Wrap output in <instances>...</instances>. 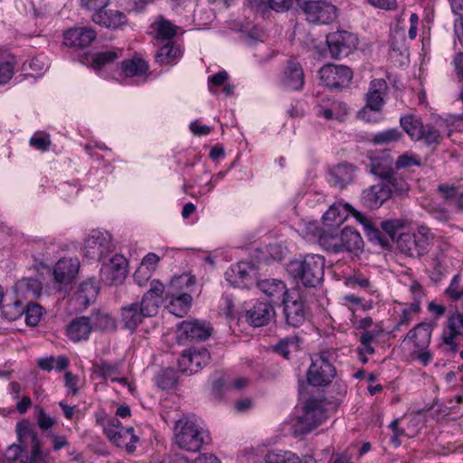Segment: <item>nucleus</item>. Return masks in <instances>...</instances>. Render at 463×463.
I'll return each instance as SVG.
<instances>
[{"instance_id":"obj_58","label":"nucleus","mask_w":463,"mask_h":463,"mask_svg":"<svg viewBox=\"0 0 463 463\" xmlns=\"http://www.w3.org/2000/svg\"><path fill=\"white\" fill-rule=\"evenodd\" d=\"M14 74V64L10 61L0 62V85L7 83Z\"/></svg>"},{"instance_id":"obj_45","label":"nucleus","mask_w":463,"mask_h":463,"mask_svg":"<svg viewBox=\"0 0 463 463\" xmlns=\"http://www.w3.org/2000/svg\"><path fill=\"white\" fill-rule=\"evenodd\" d=\"M26 302L20 298L12 303H7L2 306L1 312L5 318L9 321H14L24 314Z\"/></svg>"},{"instance_id":"obj_53","label":"nucleus","mask_w":463,"mask_h":463,"mask_svg":"<svg viewBox=\"0 0 463 463\" xmlns=\"http://www.w3.org/2000/svg\"><path fill=\"white\" fill-rule=\"evenodd\" d=\"M437 192L445 203H450L458 198L459 188L453 184H441L438 186Z\"/></svg>"},{"instance_id":"obj_64","label":"nucleus","mask_w":463,"mask_h":463,"mask_svg":"<svg viewBox=\"0 0 463 463\" xmlns=\"http://www.w3.org/2000/svg\"><path fill=\"white\" fill-rule=\"evenodd\" d=\"M453 65L455 67L456 74L460 81H463V52H458L454 59Z\"/></svg>"},{"instance_id":"obj_50","label":"nucleus","mask_w":463,"mask_h":463,"mask_svg":"<svg viewBox=\"0 0 463 463\" xmlns=\"http://www.w3.org/2000/svg\"><path fill=\"white\" fill-rule=\"evenodd\" d=\"M402 137V133L396 128H390L385 131L375 134L371 142L374 145L389 144L391 142L398 141Z\"/></svg>"},{"instance_id":"obj_14","label":"nucleus","mask_w":463,"mask_h":463,"mask_svg":"<svg viewBox=\"0 0 463 463\" xmlns=\"http://www.w3.org/2000/svg\"><path fill=\"white\" fill-rule=\"evenodd\" d=\"M450 250V246L448 243L438 241L431 253V267L436 280H439L453 266V260L449 254Z\"/></svg>"},{"instance_id":"obj_56","label":"nucleus","mask_w":463,"mask_h":463,"mask_svg":"<svg viewBox=\"0 0 463 463\" xmlns=\"http://www.w3.org/2000/svg\"><path fill=\"white\" fill-rule=\"evenodd\" d=\"M402 227V221L394 219L381 222L382 231L384 232L392 240L395 239L397 230Z\"/></svg>"},{"instance_id":"obj_7","label":"nucleus","mask_w":463,"mask_h":463,"mask_svg":"<svg viewBox=\"0 0 463 463\" xmlns=\"http://www.w3.org/2000/svg\"><path fill=\"white\" fill-rule=\"evenodd\" d=\"M326 418L323 401L309 398L304 406L303 415L298 420L297 428L301 433H307L320 425Z\"/></svg>"},{"instance_id":"obj_42","label":"nucleus","mask_w":463,"mask_h":463,"mask_svg":"<svg viewBox=\"0 0 463 463\" xmlns=\"http://www.w3.org/2000/svg\"><path fill=\"white\" fill-rule=\"evenodd\" d=\"M152 28L156 33V38L163 41L172 40L176 35L177 27L163 17L154 23Z\"/></svg>"},{"instance_id":"obj_47","label":"nucleus","mask_w":463,"mask_h":463,"mask_svg":"<svg viewBox=\"0 0 463 463\" xmlns=\"http://www.w3.org/2000/svg\"><path fill=\"white\" fill-rule=\"evenodd\" d=\"M121 54V51L117 52L115 50L97 52L91 57V66L99 70L108 64L113 63Z\"/></svg>"},{"instance_id":"obj_32","label":"nucleus","mask_w":463,"mask_h":463,"mask_svg":"<svg viewBox=\"0 0 463 463\" xmlns=\"http://www.w3.org/2000/svg\"><path fill=\"white\" fill-rule=\"evenodd\" d=\"M14 288L18 298L33 301L40 296L42 286L35 279H22L15 284Z\"/></svg>"},{"instance_id":"obj_4","label":"nucleus","mask_w":463,"mask_h":463,"mask_svg":"<svg viewBox=\"0 0 463 463\" xmlns=\"http://www.w3.org/2000/svg\"><path fill=\"white\" fill-rule=\"evenodd\" d=\"M283 315L287 326L298 328L309 316L306 297L297 288L290 289L289 295L282 301Z\"/></svg>"},{"instance_id":"obj_20","label":"nucleus","mask_w":463,"mask_h":463,"mask_svg":"<svg viewBox=\"0 0 463 463\" xmlns=\"http://www.w3.org/2000/svg\"><path fill=\"white\" fill-rule=\"evenodd\" d=\"M274 317V307L268 302H258L246 311V320L253 326L268 325Z\"/></svg>"},{"instance_id":"obj_51","label":"nucleus","mask_w":463,"mask_h":463,"mask_svg":"<svg viewBox=\"0 0 463 463\" xmlns=\"http://www.w3.org/2000/svg\"><path fill=\"white\" fill-rule=\"evenodd\" d=\"M24 315L27 325L36 326L42 317V307L38 304H34L33 301L27 300Z\"/></svg>"},{"instance_id":"obj_49","label":"nucleus","mask_w":463,"mask_h":463,"mask_svg":"<svg viewBox=\"0 0 463 463\" xmlns=\"http://www.w3.org/2000/svg\"><path fill=\"white\" fill-rule=\"evenodd\" d=\"M5 457L9 463H28V455L19 444L9 446L5 453Z\"/></svg>"},{"instance_id":"obj_43","label":"nucleus","mask_w":463,"mask_h":463,"mask_svg":"<svg viewBox=\"0 0 463 463\" xmlns=\"http://www.w3.org/2000/svg\"><path fill=\"white\" fill-rule=\"evenodd\" d=\"M232 273L237 277L236 283L241 282L242 287H248L252 282L254 266L249 262H239L232 269Z\"/></svg>"},{"instance_id":"obj_34","label":"nucleus","mask_w":463,"mask_h":463,"mask_svg":"<svg viewBox=\"0 0 463 463\" xmlns=\"http://www.w3.org/2000/svg\"><path fill=\"white\" fill-rule=\"evenodd\" d=\"M296 0H250L251 8L265 13L269 9L276 12L288 11Z\"/></svg>"},{"instance_id":"obj_26","label":"nucleus","mask_w":463,"mask_h":463,"mask_svg":"<svg viewBox=\"0 0 463 463\" xmlns=\"http://www.w3.org/2000/svg\"><path fill=\"white\" fill-rule=\"evenodd\" d=\"M390 198V189L382 181L363 192L364 203L372 209L379 208Z\"/></svg>"},{"instance_id":"obj_2","label":"nucleus","mask_w":463,"mask_h":463,"mask_svg":"<svg viewBox=\"0 0 463 463\" xmlns=\"http://www.w3.org/2000/svg\"><path fill=\"white\" fill-rule=\"evenodd\" d=\"M336 356L335 350H324L312 358L307 372V381L312 386H327L335 377L336 370L333 364Z\"/></svg>"},{"instance_id":"obj_48","label":"nucleus","mask_w":463,"mask_h":463,"mask_svg":"<svg viewBox=\"0 0 463 463\" xmlns=\"http://www.w3.org/2000/svg\"><path fill=\"white\" fill-rule=\"evenodd\" d=\"M385 185L390 189V196L392 194H402L409 190V185L406 181L398 176V175L392 171L383 181Z\"/></svg>"},{"instance_id":"obj_40","label":"nucleus","mask_w":463,"mask_h":463,"mask_svg":"<svg viewBox=\"0 0 463 463\" xmlns=\"http://www.w3.org/2000/svg\"><path fill=\"white\" fill-rule=\"evenodd\" d=\"M192 297L187 293L181 294L177 297L173 298L167 308L170 313L174 314L178 317H183L188 311L191 305Z\"/></svg>"},{"instance_id":"obj_63","label":"nucleus","mask_w":463,"mask_h":463,"mask_svg":"<svg viewBox=\"0 0 463 463\" xmlns=\"http://www.w3.org/2000/svg\"><path fill=\"white\" fill-rule=\"evenodd\" d=\"M64 381L65 386L70 390V392L72 395H76L78 393V376L74 375L71 372H66L64 374Z\"/></svg>"},{"instance_id":"obj_11","label":"nucleus","mask_w":463,"mask_h":463,"mask_svg":"<svg viewBox=\"0 0 463 463\" xmlns=\"http://www.w3.org/2000/svg\"><path fill=\"white\" fill-rule=\"evenodd\" d=\"M321 81L329 89H342L353 79L352 70L345 65L327 64L319 71Z\"/></svg>"},{"instance_id":"obj_57","label":"nucleus","mask_w":463,"mask_h":463,"mask_svg":"<svg viewBox=\"0 0 463 463\" xmlns=\"http://www.w3.org/2000/svg\"><path fill=\"white\" fill-rule=\"evenodd\" d=\"M393 169L389 165H384L383 162L373 160L371 165V172L379 176L383 181Z\"/></svg>"},{"instance_id":"obj_46","label":"nucleus","mask_w":463,"mask_h":463,"mask_svg":"<svg viewBox=\"0 0 463 463\" xmlns=\"http://www.w3.org/2000/svg\"><path fill=\"white\" fill-rule=\"evenodd\" d=\"M120 365L118 363H109L105 360H100L93 365V372L100 378L107 380L113 378L119 374Z\"/></svg>"},{"instance_id":"obj_9","label":"nucleus","mask_w":463,"mask_h":463,"mask_svg":"<svg viewBox=\"0 0 463 463\" xmlns=\"http://www.w3.org/2000/svg\"><path fill=\"white\" fill-rule=\"evenodd\" d=\"M17 434L19 441L22 444L29 442L31 444V455L28 456V463H52V457L50 451H43L41 442L38 439L37 433L22 423L17 424Z\"/></svg>"},{"instance_id":"obj_24","label":"nucleus","mask_w":463,"mask_h":463,"mask_svg":"<svg viewBox=\"0 0 463 463\" xmlns=\"http://www.w3.org/2000/svg\"><path fill=\"white\" fill-rule=\"evenodd\" d=\"M257 287L262 293L269 298L270 301L274 302L278 300L282 302L290 293V290L287 288L286 284L282 280L276 279L259 280L257 282Z\"/></svg>"},{"instance_id":"obj_23","label":"nucleus","mask_w":463,"mask_h":463,"mask_svg":"<svg viewBox=\"0 0 463 463\" xmlns=\"http://www.w3.org/2000/svg\"><path fill=\"white\" fill-rule=\"evenodd\" d=\"M79 269L78 259H61L54 266V279L59 283L69 284L75 279Z\"/></svg>"},{"instance_id":"obj_33","label":"nucleus","mask_w":463,"mask_h":463,"mask_svg":"<svg viewBox=\"0 0 463 463\" xmlns=\"http://www.w3.org/2000/svg\"><path fill=\"white\" fill-rule=\"evenodd\" d=\"M342 252H354L362 250L364 241L360 233L353 228L346 226L342 232Z\"/></svg>"},{"instance_id":"obj_16","label":"nucleus","mask_w":463,"mask_h":463,"mask_svg":"<svg viewBox=\"0 0 463 463\" xmlns=\"http://www.w3.org/2000/svg\"><path fill=\"white\" fill-rule=\"evenodd\" d=\"M165 286L159 280L154 279L150 282L149 289L144 294L139 304L145 310L146 317H155L158 308L163 303Z\"/></svg>"},{"instance_id":"obj_54","label":"nucleus","mask_w":463,"mask_h":463,"mask_svg":"<svg viewBox=\"0 0 463 463\" xmlns=\"http://www.w3.org/2000/svg\"><path fill=\"white\" fill-rule=\"evenodd\" d=\"M129 431H134L132 427L120 430V434H118L117 439L113 443L119 448H125L128 454L136 450V445L128 443Z\"/></svg>"},{"instance_id":"obj_1","label":"nucleus","mask_w":463,"mask_h":463,"mask_svg":"<svg viewBox=\"0 0 463 463\" xmlns=\"http://www.w3.org/2000/svg\"><path fill=\"white\" fill-rule=\"evenodd\" d=\"M325 259L318 254H308L303 260H293L288 271L297 281L307 288H316L324 278Z\"/></svg>"},{"instance_id":"obj_22","label":"nucleus","mask_w":463,"mask_h":463,"mask_svg":"<svg viewBox=\"0 0 463 463\" xmlns=\"http://www.w3.org/2000/svg\"><path fill=\"white\" fill-rule=\"evenodd\" d=\"M178 331L182 337L191 341L206 340L212 334V328L198 320L183 321L178 326Z\"/></svg>"},{"instance_id":"obj_10","label":"nucleus","mask_w":463,"mask_h":463,"mask_svg":"<svg viewBox=\"0 0 463 463\" xmlns=\"http://www.w3.org/2000/svg\"><path fill=\"white\" fill-rule=\"evenodd\" d=\"M387 88V82L383 79H375L371 81L366 94V105L358 113L361 119L370 122L369 111L379 112L382 109Z\"/></svg>"},{"instance_id":"obj_28","label":"nucleus","mask_w":463,"mask_h":463,"mask_svg":"<svg viewBox=\"0 0 463 463\" xmlns=\"http://www.w3.org/2000/svg\"><path fill=\"white\" fill-rule=\"evenodd\" d=\"M92 331L89 317H79L72 319L67 326V335L74 342L87 340Z\"/></svg>"},{"instance_id":"obj_27","label":"nucleus","mask_w":463,"mask_h":463,"mask_svg":"<svg viewBox=\"0 0 463 463\" xmlns=\"http://www.w3.org/2000/svg\"><path fill=\"white\" fill-rule=\"evenodd\" d=\"M145 317H147L146 314L138 302L121 307V321L125 327L131 331H134Z\"/></svg>"},{"instance_id":"obj_35","label":"nucleus","mask_w":463,"mask_h":463,"mask_svg":"<svg viewBox=\"0 0 463 463\" xmlns=\"http://www.w3.org/2000/svg\"><path fill=\"white\" fill-rule=\"evenodd\" d=\"M400 124L411 139L420 141L424 126L420 118L408 114L400 118Z\"/></svg>"},{"instance_id":"obj_62","label":"nucleus","mask_w":463,"mask_h":463,"mask_svg":"<svg viewBox=\"0 0 463 463\" xmlns=\"http://www.w3.org/2000/svg\"><path fill=\"white\" fill-rule=\"evenodd\" d=\"M365 229L367 231V235L372 239V240H376L380 242V244L382 245H387L388 244V241L387 239H385L383 234H382V231L379 230L378 228L374 227L373 225L368 223V224H365Z\"/></svg>"},{"instance_id":"obj_41","label":"nucleus","mask_w":463,"mask_h":463,"mask_svg":"<svg viewBox=\"0 0 463 463\" xmlns=\"http://www.w3.org/2000/svg\"><path fill=\"white\" fill-rule=\"evenodd\" d=\"M301 339L298 335H291L280 339L277 345L273 346V351L282 355L284 358L288 359L289 354L292 351H298L299 349V344Z\"/></svg>"},{"instance_id":"obj_15","label":"nucleus","mask_w":463,"mask_h":463,"mask_svg":"<svg viewBox=\"0 0 463 463\" xmlns=\"http://www.w3.org/2000/svg\"><path fill=\"white\" fill-rule=\"evenodd\" d=\"M128 261L122 255H114L100 269L102 279L109 284L121 283L127 277Z\"/></svg>"},{"instance_id":"obj_21","label":"nucleus","mask_w":463,"mask_h":463,"mask_svg":"<svg viewBox=\"0 0 463 463\" xmlns=\"http://www.w3.org/2000/svg\"><path fill=\"white\" fill-rule=\"evenodd\" d=\"M87 248L90 253L92 250L93 256L101 259L106 253L111 252L114 250V245L111 241L110 234L99 231H92L87 240Z\"/></svg>"},{"instance_id":"obj_61","label":"nucleus","mask_w":463,"mask_h":463,"mask_svg":"<svg viewBox=\"0 0 463 463\" xmlns=\"http://www.w3.org/2000/svg\"><path fill=\"white\" fill-rule=\"evenodd\" d=\"M460 283V276L458 274L454 276L449 287L446 289L447 295L453 300L459 299V294L461 290L459 289Z\"/></svg>"},{"instance_id":"obj_60","label":"nucleus","mask_w":463,"mask_h":463,"mask_svg":"<svg viewBox=\"0 0 463 463\" xmlns=\"http://www.w3.org/2000/svg\"><path fill=\"white\" fill-rule=\"evenodd\" d=\"M110 0H80V5L82 7H85L90 10H94L95 12H99L100 10L105 9Z\"/></svg>"},{"instance_id":"obj_44","label":"nucleus","mask_w":463,"mask_h":463,"mask_svg":"<svg viewBox=\"0 0 463 463\" xmlns=\"http://www.w3.org/2000/svg\"><path fill=\"white\" fill-rule=\"evenodd\" d=\"M121 69L127 77H134L145 74L148 64L142 59L134 58L122 61Z\"/></svg>"},{"instance_id":"obj_6","label":"nucleus","mask_w":463,"mask_h":463,"mask_svg":"<svg viewBox=\"0 0 463 463\" xmlns=\"http://www.w3.org/2000/svg\"><path fill=\"white\" fill-rule=\"evenodd\" d=\"M432 235L426 227H420L415 233H402L397 240L399 250L412 258L424 255L430 244Z\"/></svg>"},{"instance_id":"obj_30","label":"nucleus","mask_w":463,"mask_h":463,"mask_svg":"<svg viewBox=\"0 0 463 463\" xmlns=\"http://www.w3.org/2000/svg\"><path fill=\"white\" fill-rule=\"evenodd\" d=\"M342 209L345 212L352 213L360 222H363L364 219V216L361 213L356 212L350 204L335 203L325 213L323 216L324 222H330L331 223L329 225L332 226L340 225L346 218V215L343 216Z\"/></svg>"},{"instance_id":"obj_38","label":"nucleus","mask_w":463,"mask_h":463,"mask_svg":"<svg viewBox=\"0 0 463 463\" xmlns=\"http://www.w3.org/2000/svg\"><path fill=\"white\" fill-rule=\"evenodd\" d=\"M319 244L332 253L342 252V235L336 231H323L318 237Z\"/></svg>"},{"instance_id":"obj_52","label":"nucleus","mask_w":463,"mask_h":463,"mask_svg":"<svg viewBox=\"0 0 463 463\" xmlns=\"http://www.w3.org/2000/svg\"><path fill=\"white\" fill-rule=\"evenodd\" d=\"M421 141H423L426 145H437L441 140V135L439 131L431 125H424L422 137H420Z\"/></svg>"},{"instance_id":"obj_12","label":"nucleus","mask_w":463,"mask_h":463,"mask_svg":"<svg viewBox=\"0 0 463 463\" xmlns=\"http://www.w3.org/2000/svg\"><path fill=\"white\" fill-rule=\"evenodd\" d=\"M211 359L210 353L205 348L188 349L178 360V369L185 374H193L205 366Z\"/></svg>"},{"instance_id":"obj_29","label":"nucleus","mask_w":463,"mask_h":463,"mask_svg":"<svg viewBox=\"0 0 463 463\" xmlns=\"http://www.w3.org/2000/svg\"><path fill=\"white\" fill-rule=\"evenodd\" d=\"M329 174L333 185L339 189H344L353 182L354 168L350 164L341 163L332 167Z\"/></svg>"},{"instance_id":"obj_3","label":"nucleus","mask_w":463,"mask_h":463,"mask_svg":"<svg viewBox=\"0 0 463 463\" xmlns=\"http://www.w3.org/2000/svg\"><path fill=\"white\" fill-rule=\"evenodd\" d=\"M175 442L186 451H199L204 442L203 433L197 424L187 416L175 421Z\"/></svg>"},{"instance_id":"obj_59","label":"nucleus","mask_w":463,"mask_h":463,"mask_svg":"<svg viewBox=\"0 0 463 463\" xmlns=\"http://www.w3.org/2000/svg\"><path fill=\"white\" fill-rule=\"evenodd\" d=\"M411 357L419 360L422 365L426 366L432 360V353L428 348L422 350L416 349L411 351Z\"/></svg>"},{"instance_id":"obj_39","label":"nucleus","mask_w":463,"mask_h":463,"mask_svg":"<svg viewBox=\"0 0 463 463\" xmlns=\"http://www.w3.org/2000/svg\"><path fill=\"white\" fill-rule=\"evenodd\" d=\"M267 463H316L313 457L299 458L290 451L269 452L266 455Z\"/></svg>"},{"instance_id":"obj_31","label":"nucleus","mask_w":463,"mask_h":463,"mask_svg":"<svg viewBox=\"0 0 463 463\" xmlns=\"http://www.w3.org/2000/svg\"><path fill=\"white\" fill-rule=\"evenodd\" d=\"M99 291V288L94 279H89L80 283L75 295L76 301L87 307L91 302L95 301Z\"/></svg>"},{"instance_id":"obj_17","label":"nucleus","mask_w":463,"mask_h":463,"mask_svg":"<svg viewBox=\"0 0 463 463\" xmlns=\"http://www.w3.org/2000/svg\"><path fill=\"white\" fill-rule=\"evenodd\" d=\"M280 81L286 89L300 90L305 84V73L301 64L295 59L288 60Z\"/></svg>"},{"instance_id":"obj_5","label":"nucleus","mask_w":463,"mask_h":463,"mask_svg":"<svg viewBox=\"0 0 463 463\" xmlns=\"http://www.w3.org/2000/svg\"><path fill=\"white\" fill-rule=\"evenodd\" d=\"M306 20L314 24H329L337 17V8L326 0H296Z\"/></svg>"},{"instance_id":"obj_37","label":"nucleus","mask_w":463,"mask_h":463,"mask_svg":"<svg viewBox=\"0 0 463 463\" xmlns=\"http://www.w3.org/2000/svg\"><path fill=\"white\" fill-rule=\"evenodd\" d=\"M92 330H99L102 332H111L117 327L116 320L109 313L101 310L92 312L89 317Z\"/></svg>"},{"instance_id":"obj_18","label":"nucleus","mask_w":463,"mask_h":463,"mask_svg":"<svg viewBox=\"0 0 463 463\" xmlns=\"http://www.w3.org/2000/svg\"><path fill=\"white\" fill-rule=\"evenodd\" d=\"M96 32L91 28L76 27L64 33V44L77 49H83L96 39Z\"/></svg>"},{"instance_id":"obj_36","label":"nucleus","mask_w":463,"mask_h":463,"mask_svg":"<svg viewBox=\"0 0 463 463\" xmlns=\"http://www.w3.org/2000/svg\"><path fill=\"white\" fill-rule=\"evenodd\" d=\"M182 55V51L179 45L174 42H167L156 52L155 58L156 61L161 65H167L174 63Z\"/></svg>"},{"instance_id":"obj_8","label":"nucleus","mask_w":463,"mask_h":463,"mask_svg":"<svg viewBox=\"0 0 463 463\" xmlns=\"http://www.w3.org/2000/svg\"><path fill=\"white\" fill-rule=\"evenodd\" d=\"M326 44L333 59L347 57L358 45L357 37L347 31H337L327 34Z\"/></svg>"},{"instance_id":"obj_25","label":"nucleus","mask_w":463,"mask_h":463,"mask_svg":"<svg viewBox=\"0 0 463 463\" xmlns=\"http://www.w3.org/2000/svg\"><path fill=\"white\" fill-rule=\"evenodd\" d=\"M91 19L95 24L109 29H117L127 23V17L123 12L106 8L95 12Z\"/></svg>"},{"instance_id":"obj_19","label":"nucleus","mask_w":463,"mask_h":463,"mask_svg":"<svg viewBox=\"0 0 463 463\" xmlns=\"http://www.w3.org/2000/svg\"><path fill=\"white\" fill-rule=\"evenodd\" d=\"M432 333V326L430 323H420L411 329L403 342H408L412 345L413 349H427L430 344Z\"/></svg>"},{"instance_id":"obj_55","label":"nucleus","mask_w":463,"mask_h":463,"mask_svg":"<svg viewBox=\"0 0 463 463\" xmlns=\"http://www.w3.org/2000/svg\"><path fill=\"white\" fill-rule=\"evenodd\" d=\"M413 165H420V160L417 156L403 154L395 162L396 169L408 168Z\"/></svg>"},{"instance_id":"obj_13","label":"nucleus","mask_w":463,"mask_h":463,"mask_svg":"<svg viewBox=\"0 0 463 463\" xmlns=\"http://www.w3.org/2000/svg\"><path fill=\"white\" fill-rule=\"evenodd\" d=\"M463 335V315L455 313L451 315L446 323L442 332V341L446 345V351L456 354L458 350V345L456 339Z\"/></svg>"}]
</instances>
